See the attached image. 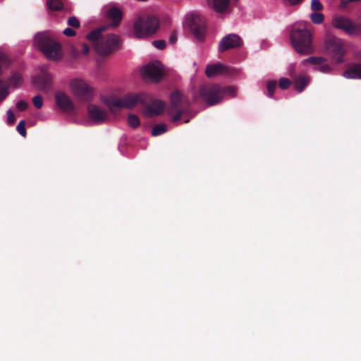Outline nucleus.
Masks as SVG:
<instances>
[{
	"instance_id": "f257e3e1",
	"label": "nucleus",
	"mask_w": 361,
	"mask_h": 361,
	"mask_svg": "<svg viewBox=\"0 0 361 361\" xmlns=\"http://www.w3.org/2000/svg\"><path fill=\"white\" fill-rule=\"evenodd\" d=\"M226 94L234 97L236 90L233 87H222L218 84H204L200 86V90L194 92L195 101L202 100L209 106L219 103Z\"/></svg>"
},
{
	"instance_id": "f03ea898",
	"label": "nucleus",
	"mask_w": 361,
	"mask_h": 361,
	"mask_svg": "<svg viewBox=\"0 0 361 361\" xmlns=\"http://www.w3.org/2000/svg\"><path fill=\"white\" fill-rule=\"evenodd\" d=\"M290 41L294 49L300 55H309L314 51L312 34L307 27V23L300 22L293 25Z\"/></svg>"
},
{
	"instance_id": "7ed1b4c3",
	"label": "nucleus",
	"mask_w": 361,
	"mask_h": 361,
	"mask_svg": "<svg viewBox=\"0 0 361 361\" xmlns=\"http://www.w3.org/2000/svg\"><path fill=\"white\" fill-rule=\"evenodd\" d=\"M34 44L49 60L61 58V45L53 40L48 32L37 33L34 38Z\"/></svg>"
},
{
	"instance_id": "20e7f679",
	"label": "nucleus",
	"mask_w": 361,
	"mask_h": 361,
	"mask_svg": "<svg viewBox=\"0 0 361 361\" xmlns=\"http://www.w3.org/2000/svg\"><path fill=\"white\" fill-rule=\"evenodd\" d=\"M145 95L142 93H130L119 99H107L105 103L109 110L113 111L116 108L133 109L138 104L145 103Z\"/></svg>"
},
{
	"instance_id": "39448f33",
	"label": "nucleus",
	"mask_w": 361,
	"mask_h": 361,
	"mask_svg": "<svg viewBox=\"0 0 361 361\" xmlns=\"http://www.w3.org/2000/svg\"><path fill=\"white\" fill-rule=\"evenodd\" d=\"M159 28V20L155 16L139 18L134 23L135 35L138 38L152 35Z\"/></svg>"
},
{
	"instance_id": "423d86ee",
	"label": "nucleus",
	"mask_w": 361,
	"mask_h": 361,
	"mask_svg": "<svg viewBox=\"0 0 361 361\" xmlns=\"http://www.w3.org/2000/svg\"><path fill=\"white\" fill-rule=\"evenodd\" d=\"M333 27L341 30L350 35H357L361 33V20L357 23H354L349 18L336 15L331 20Z\"/></svg>"
},
{
	"instance_id": "0eeeda50",
	"label": "nucleus",
	"mask_w": 361,
	"mask_h": 361,
	"mask_svg": "<svg viewBox=\"0 0 361 361\" xmlns=\"http://www.w3.org/2000/svg\"><path fill=\"white\" fill-rule=\"evenodd\" d=\"M140 73L145 81L156 82L163 77L164 68L159 61H154L144 66Z\"/></svg>"
},
{
	"instance_id": "6e6552de",
	"label": "nucleus",
	"mask_w": 361,
	"mask_h": 361,
	"mask_svg": "<svg viewBox=\"0 0 361 361\" xmlns=\"http://www.w3.org/2000/svg\"><path fill=\"white\" fill-rule=\"evenodd\" d=\"M121 46L120 37L114 34L107 35L102 38L101 43L96 44V51L102 56L109 54Z\"/></svg>"
},
{
	"instance_id": "1a4fd4ad",
	"label": "nucleus",
	"mask_w": 361,
	"mask_h": 361,
	"mask_svg": "<svg viewBox=\"0 0 361 361\" xmlns=\"http://www.w3.org/2000/svg\"><path fill=\"white\" fill-rule=\"evenodd\" d=\"M69 86L71 91L76 97L89 98L93 95V88L82 79H72L69 82Z\"/></svg>"
},
{
	"instance_id": "9d476101",
	"label": "nucleus",
	"mask_w": 361,
	"mask_h": 361,
	"mask_svg": "<svg viewBox=\"0 0 361 361\" xmlns=\"http://www.w3.org/2000/svg\"><path fill=\"white\" fill-rule=\"evenodd\" d=\"M327 49L337 63L343 62V56L345 54L343 40L336 37L330 39L327 42Z\"/></svg>"
},
{
	"instance_id": "9b49d317",
	"label": "nucleus",
	"mask_w": 361,
	"mask_h": 361,
	"mask_svg": "<svg viewBox=\"0 0 361 361\" xmlns=\"http://www.w3.org/2000/svg\"><path fill=\"white\" fill-rule=\"evenodd\" d=\"M89 119L94 124L105 123L109 118L108 111L94 104H90L87 106Z\"/></svg>"
},
{
	"instance_id": "f8f14e48",
	"label": "nucleus",
	"mask_w": 361,
	"mask_h": 361,
	"mask_svg": "<svg viewBox=\"0 0 361 361\" xmlns=\"http://www.w3.org/2000/svg\"><path fill=\"white\" fill-rule=\"evenodd\" d=\"M241 38L235 34H229L224 37L219 42V51L224 52L226 50L239 47L242 45Z\"/></svg>"
},
{
	"instance_id": "ddd939ff",
	"label": "nucleus",
	"mask_w": 361,
	"mask_h": 361,
	"mask_svg": "<svg viewBox=\"0 0 361 361\" xmlns=\"http://www.w3.org/2000/svg\"><path fill=\"white\" fill-rule=\"evenodd\" d=\"M205 29L204 20H200V16L194 15L192 16V23L190 25V30L197 39L202 40L204 38Z\"/></svg>"
},
{
	"instance_id": "4468645a",
	"label": "nucleus",
	"mask_w": 361,
	"mask_h": 361,
	"mask_svg": "<svg viewBox=\"0 0 361 361\" xmlns=\"http://www.w3.org/2000/svg\"><path fill=\"white\" fill-rule=\"evenodd\" d=\"M56 105L63 111H71L74 109L73 104L69 96L62 91L56 92L55 94Z\"/></svg>"
},
{
	"instance_id": "2eb2a0df",
	"label": "nucleus",
	"mask_w": 361,
	"mask_h": 361,
	"mask_svg": "<svg viewBox=\"0 0 361 361\" xmlns=\"http://www.w3.org/2000/svg\"><path fill=\"white\" fill-rule=\"evenodd\" d=\"M171 106L174 108L182 107L181 109L187 110L190 106L189 99L179 91H175L170 97Z\"/></svg>"
},
{
	"instance_id": "dca6fc26",
	"label": "nucleus",
	"mask_w": 361,
	"mask_h": 361,
	"mask_svg": "<svg viewBox=\"0 0 361 361\" xmlns=\"http://www.w3.org/2000/svg\"><path fill=\"white\" fill-rule=\"evenodd\" d=\"M226 71V67L220 63L208 65L205 69V73L209 78H213L221 75Z\"/></svg>"
},
{
	"instance_id": "f3484780",
	"label": "nucleus",
	"mask_w": 361,
	"mask_h": 361,
	"mask_svg": "<svg viewBox=\"0 0 361 361\" xmlns=\"http://www.w3.org/2000/svg\"><path fill=\"white\" fill-rule=\"evenodd\" d=\"M348 79H361V63H354L349 66L343 73Z\"/></svg>"
},
{
	"instance_id": "a211bd4d",
	"label": "nucleus",
	"mask_w": 361,
	"mask_h": 361,
	"mask_svg": "<svg viewBox=\"0 0 361 361\" xmlns=\"http://www.w3.org/2000/svg\"><path fill=\"white\" fill-rule=\"evenodd\" d=\"M231 0H207L208 6L217 13L227 11Z\"/></svg>"
},
{
	"instance_id": "6ab92c4d",
	"label": "nucleus",
	"mask_w": 361,
	"mask_h": 361,
	"mask_svg": "<svg viewBox=\"0 0 361 361\" xmlns=\"http://www.w3.org/2000/svg\"><path fill=\"white\" fill-rule=\"evenodd\" d=\"M107 16L112 21L111 23L107 26V27L109 26L116 27L122 20L123 13L118 8L112 7L108 11Z\"/></svg>"
},
{
	"instance_id": "aec40b11",
	"label": "nucleus",
	"mask_w": 361,
	"mask_h": 361,
	"mask_svg": "<svg viewBox=\"0 0 361 361\" xmlns=\"http://www.w3.org/2000/svg\"><path fill=\"white\" fill-rule=\"evenodd\" d=\"M165 107V103L161 100H155L147 107V111L149 116H157L161 114Z\"/></svg>"
},
{
	"instance_id": "412c9836",
	"label": "nucleus",
	"mask_w": 361,
	"mask_h": 361,
	"mask_svg": "<svg viewBox=\"0 0 361 361\" xmlns=\"http://www.w3.org/2000/svg\"><path fill=\"white\" fill-rule=\"evenodd\" d=\"M107 28V26H102L94 30H92L90 33H89L87 36V38L92 43L94 49H96V44L101 43L102 40V33L105 31Z\"/></svg>"
},
{
	"instance_id": "4be33fe9",
	"label": "nucleus",
	"mask_w": 361,
	"mask_h": 361,
	"mask_svg": "<svg viewBox=\"0 0 361 361\" xmlns=\"http://www.w3.org/2000/svg\"><path fill=\"white\" fill-rule=\"evenodd\" d=\"M310 78L305 75H299L294 80V87L297 92H302L310 82Z\"/></svg>"
},
{
	"instance_id": "5701e85b",
	"label": "nucleus",
	"mask_w": 361,
	"mask_h": 361,
	"mask_svg": "<svg viewBox=\"0 0 361 361\" xmlns=\"http://www.w3.org/2000/svg\"><path fill=\"white\" fill-rule=\"evenodd\" d=\"M326 61V59L324 57L310 56L301 61V64L303 66H307L309 65L312 66L314 68L319 66L322 63Z\"/></svg>"
},
{
	"instance_id": "b1692460",
	"label": "nucleus",
	"mask_w": 361,
	"mask_h": 361,
	"mask_svg": "<svg viewBox=\"0 0 361 361\" xmlns=\"http://www.w3.org/2000/svg\"><path fill=\"white\" fill-rule=\"evenodd\" d=\"M47 5L49 9L59 11L63 8V3L61 0H47Z\"/></svg>"
},
{
	"instance_id": "393cba45",
	"label": "nucleus",
	"mask_w": 361,
	"mask_h": 361,
	"mask_svg": "<svg viewBox=\"0 0 361 361\" xmlns=\"http://www.w3.org/2000/svg\"><path fill=\"white\" fill-rule=\"evenodd\" d=\"M9 82L12 87L16 88L21 85L22 78L18 73H13L10 77Z\"/></svg>"
},
{
	"instance_id": "a878e982",
	"label": "nucleus",
	"mask_w": 361,
	"mask_h": 361,
	"mask_svg": "<svg viewBox=\"0 0 361 361\" xmlns=\"http://www.w3.org/2000/svg\"><path fill=\"white\" fill-rule=\"evenodd\" d=\"M310 18L312 22L314 24H321L324 20V16L319 11L311 13Z\"/></svg>"
},
{
	"instance_id": "bb28decb",
	"label": "nucleus",
	"mask_w": 361,
	"mask_h": 361,
	"mask_svg": "<svg viewBox=\"0 0 361 361\" xmlns=\"http://www.w3.org/2000/svg\"><path fill=\"white\" fill-rule=\"evenodd\" d=\"M167 130V126L166 125L164 124V123H161V124H158V125H156L152 130V135L153 136H158L159 135H161L163 134L164 133H165L166 131Z\"/></svg>"
},
{
	"instance_id": "cd10ccee",
	"label": "nucleus",
	"mask_w": 361,
	"mask_h": 361,
	"mask_svg": "<svg viewBox=\"0 0 361 361\" xmlns=\"http://www.w3.org/2000/svg\"><path fill=\"white\" fill-rule=\"evenodd\" d=\"M128 124L133 128H137L140 126V121L137 116L130 114L128 117Z\"/></svg>"
},
{
	"instance_id": "c85d7f7f",
	"label": "nucleus",
	"mask_w": 361,
	"mask_h": 361,
	"mask_svg": "<svg viewBox=\"0 0 361 361\" xmlns=\"http://www.w3.org/2000/svg\"><path fill=\"white\" fill-rule=\"evenodd\" d=\"M9 94L8 86L3 82H0V102L3 101Z\"/></svg>"
},
{
	"instance_id": "c756f323",
	"label": "nucleus",
	"mask_w": 361,
	"mask_h": 361,
	"mask_svg": "<svg viewBox=\"0 0 361 361\" xmlns=\"http://www.w3.org/2000/svg\"><path fill=\"white\" fill-rule=\"evenodd\" d=\"M276 87V81L271 80V81H269L267 82V90L269 97H273Z\"/></svg>"
},
{
	"instance_id": "7c9ffc66",
	"label": "nucleus",
	"mask_w": 361,
	"mask_h": 361,
	"mask_svg": "<svg viewBox=\"0 0 361 361\" xmlns=\"http://www.w3.org/2000/svg\"><path fill=\"white\" fill-rule=\"evenodd\" d=\"M311 9L314 12L320 11L323 9V5L319 0H312L311 1Z\"/></svg>"
},
{
	"instance_id": "2f4dec72",
	"label": "nucleus",
	"mask_w": 361,
	"mask_h": 361,
	"mask_svg": "<svg viewBox=\"0 0 361 361\" xmlns=\"http://www.w3.org/2000/svg\"><path fill=\"white\" fill-rule=\"evenodd\" d=\"M314 70L318 71L322 73H329L331 71V68L329 64L325 63L324 62L319 66L315 67Z\"/></svg>"
},
{
	"instance_id": "473e14b6",
	"label": "nucleus",
	"mask_w": 361,
	"mask_h": 361,
	"mask_svg": "<svg viewBox=\"0 0 361 361\" xmlns=\"http://www.w3.org/2000/svg\"><path fill=\"white\" fill-rule=\"evenodd\" d=\"M291 84L290 80L286 78H281L279 81V87L281 90L288 89Z\"/></svg>"
},
{
	"instance_id": "72a5a7b5",
	"label": "nucleus",
	"mask_w": 361,
	"mask_h": 361,
	"mask_svg": "<svg viewBox=\"0 0 361 361\" xmlns=\"http://www.w3.org/2000/svg\"><path fill=\"white\" fill-rule=\"evenodd\" d=\"M18 133L23 137L26 136L25 123V121H20L16 128Z\"/></svg>"
},
{
	"instance_id": "f704fd0d",
	"label": "nucleus",
	"mask_w": 361,
	"mask_h": 361,
	"mask_svg": "<svg viewBox=\"0 0 361 361\" xmlns=\"http://www.w3.org/2000/svg\"><path fill=\"white\" fill-rule=\"evenodd\" d=\"M32 103L37 109H41L43 105V99L40 95H36L32 98Z\"/></svg>"
},
{
	"instance_id": "c9c22d12",
	"label": "nucleus",
	"mask_w": 361,
	"mask_h": 361,
	"mask_svg": "<svg viewBox=\"0 0 361 361\" xmlns=\"http://www.w3.org/2000/svg\"><path fill=\"white\" fill-rule=\"evenodd\" d=\"M68 25L73 27H78L80 26V22L78 19L75 16H71L68 19Z\"/></svg>"
},
{
	"instance_id": "e433bc0d",
	"label": "nucleus",
	"mask_w": 361,
	"mask_h": 361,
	"mask_svg": "<svg viewBox=\"0 0 361 361\" xmlns=\"http://www.w3.org/2000/svg\"><path fill=\"white\" fill-rule=\"evenodd\" d=\"M152 44L158 49H164L166 47V42L164 40H154L152 42Z\"/></svg>"
},
{
	"instance_id": "4c0bfd02",
	"label": "nucleus",
	"mask_w": 361,
	"mask_h": 361,
	"mask_svg": "<svg viewBox=\"0 0 361 361\" xmlns=\"http://www.w3.org/2000/svg\"><path fill=\"white\" fill-rule=\"evenodd\" d=\"M8 64L7 56L4 53H0V75L2 73V67L4 65Z\"/></svg>"
},
{
	"instance_id": "58836bf2",
	"label": "nucleus",
	"mask_w": 361,
	"mask_h": 361,
	"mask_svg": "<svg viewBox=\"0 0 361 361\" xmlns=\"http://www.w3.org/2000/svg\"><path fill=\"white\" fill-rule=\"evenodd\" d=\"M16 107L21 111L25 110L28 106V103L25 100H18L16 103Z\"/></svg>"
},
{
	"instance_id": "ea45409f",
	"label": "nucleus",
	"mask_w": 361,
	"mask_h": 361,
	"mask_svg": "<svg viewBox=\"0 0 361 361\" xmlns=\"http://www.w3.org/2000/svg\"><path fill=\"white\" fill-rule=\"evenodd\" d=\"M16 121V116L14 115V114L13 113V111L9 109L7 111V123L9 124V125H12L15 123Z\"/></svg>"
},
{
	"instance_id": "a19ab883",
	"label": "nucleus",
	"mask_w": 361,
	"mask_h": 361,
	"mask_svg": "<svg viewBox=\"0 0 361 361\" xmlns=\"http://www.w3.org/2000/svg\"><path fill=\"white\" fill-rule=\"evenodd\" d=\"M186 110L184 109H179L177 113L172 117L171 120L173 122H176L180 120L182 114Z\"/></svg>"
},
{
	"instance_id": "79ce46f5",
	"label": "nucleus",
	"mask_w": 361,
	"mask_h": 361,
	"mask_svg": "<svg viewBox=\"0 0 361 361\" xmlns=\"http://www.w3.org/2000/svg\"><path fill=\"white\" fill-rule=\"evenodd\" d=\"M63 33L66 35V36H68V37H73V36H75V31L71 28V27H67L66 28Z\"/></svg>"
},
{
	"instance_id": "37998d69",
	"label": "nucleus",
	"mask_w": 361,
	"mask_h": 361,
	"mask_svg": "<svg viewBox=\"0 0 361 361\" xmlns=\"http://www.w3.org/2000/svg\"><path fill=\"white\" fill-rule=\"evenodd\" d=\"M82 54L85 55L88 54L90 51L89 47L86 44H82Z\"/></svg>"
},
{
	"instance_id": "c03bdc74",
	"label": "nucleus",
	"mask_w": 361,
	"mask_h": 361,
	"mask_svg": "<svg viewBox=\"0 0 361 361\" xmlns=\"http://www.w3.org/2000/svg\"><path fill=\"white\" fill-rule=\"evenodd\" d=\"M286 1L290 5H295V4L300 3L302 1V0H286Z\"/></svg>"
},
{
	"instance_id": "a18cd8bd",
	"label": "nucleus",
	"mask_w": 361,
	"mask_h": 361,
	"mask_svg": "<svg viewBox=\"0 0 361 361\" xmlns=\"http://www.w3.org/2000/svg\"><path fill=\"white\" fill-rule=\"evenodd\" d=\"M169 41L171 44H175L177 41V37H176V35L175 34H173L170 38H169Z\"/></svg>"
}]
</instances>
